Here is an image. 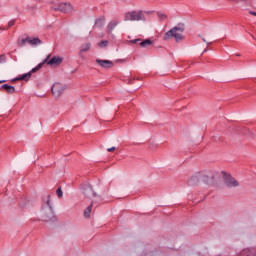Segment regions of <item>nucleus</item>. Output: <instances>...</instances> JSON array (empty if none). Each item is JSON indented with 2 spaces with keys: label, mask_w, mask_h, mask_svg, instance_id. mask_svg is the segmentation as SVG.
<instances>
[{
  "label": "nucleus",
  "mask_w": 256,
  "mask_h": 256,
  "mask_svg": "<svg viewBox=\"0 0 256 256\" xmlns=\"http://www.w3.org/2000/svg\"><path fill=\"white\" fill-rule=\"evenodd\" d=\"M50 57H51V54H49L43 62H41L35 68H33L31 72L18 76L16 79H14V81H29L33 73H37V71H39V69L43 67L44 63H47V65H51V66L61 65V63H63V58L59 56H54L51 59Z\"/></svg>",
  "instance_id": "obj_1"
},
{
  "label": "nucleus",
  "mask_w": 256,
  "mask_h": 256,
  "mask_svg": "<svg viewBox=\"0 0 256 256\" xmlns=\"http://www.w3.org/2000/svg\"><path fill=\"white\" fill-rule=\"evenodd\" d=\"M183 33H185V24L180 23L177 26H174L168 32H166L163 36V39L164 41H169V39H175L176 43H179L185 40V36L183 35Z\"/></svg>",
  "instance_id": "obj_2"
},
{
  "label": "nucleus",
  "mask_w": 256,
  "mask_h": 256,
  "mask_svg": "<svg viewBox=\"0 0 256 256\" xmlns=\"http://www.w3.org/2000/svg\"><path fill=\"white\" fill-rule=\"evenodd\" d=\"M209 179H213V174L209 172H197L188 179L187 184L190 187H196V185H199L201 181L207 183Z\"/></svg>",
  "instance_id": "obj_3"
},
{
  "label": "nucleus",
  "mask_w": 256,
  "mask_h": 256,
  "mask_svg": "<svg viewBox=\"0 0 256 256\" xmlns=\"http://www.w3.org/2000/svg\"><path fill=\"white\" fill-rule=\"evenodd\" d=\"M124 21H147L143 10H132L124 13Z\"/></svg>",
  "instance_id": "obj_4"
},
{
  "label": "nucleus",
  "mask_w": 256,
  "mask_h": 256,
  "mask_svg": "<svg viewBox=\"0 0 256 256\" xmlns=\"http://www.w3.org/2000/svg\"><path fill=\"white\" fill-rule=\"evenodd\" d=\"M55 214L53 213V207H51V202L47 200L46 206L43 207L42 210V219L44 221H51L54 219Z\"/></svg>",
  "instance_id": "obj_5"
},
{
  "label": "nucleus",
  "mask_w": 256,
  "mask_h": 256,
  "mask_svg": "<svg viewBox=\"0 0 256 256\" xmlns=\"http://www.w3.org/2000/svg\"><path fill=\"white\" fill-rule=\"evenodd\" d=\"M54 11H60L61 13H71L74 11L73 5L69 2H62L56 5Z\"/></svg>",
  "instance_id": "obj_6"
},
{
  "label": "nucleus",
  "mask_w": 256,
  "mask_h": 256,
  "mask_svg": "<svg viewBox=\"0 0 256 256\" xmlns=\"http://www.w3.org/2000/svg\"><path fill=\"white\" fill-rule=\"evenodd\" d=\"M51 91L54 97H61V95H63V91H65V86L61 83H55L52 86Z\"/></svg>",
  "instance_id": "obj_7"
},
{
  "label": "nucleus",
  "mask_w": 256,
  "mask_h": 256,
  "mask_svg": "<svg viewBox=\"0 0 256 256\" xmlns=\"http://www.w3.org/2000/svg\"><path fill=\"white\" fill-rule=\"evenodd\" d=\"M83 194L85 197H88V199H93V197H97V193L93 190V187L90 185H87L83 188Z\"/></svg>",
  "instance_id": "obj_8"
},
{
  "label": "nucleus",
  "mask_w": 256,
  "mask_h": 256,
  "mask_svg": "<svg viewBox=\"0 0 256 256\" xmlns=\"http://www.w3.org/2000/svg\"><path fill=\"white\" fill-rule=\"evenodd\" d=\"M96 63L104 69H111V67H113V62L111 60L96 59Z\"/></svg>",
  "instance_id": "obj_9"
},
{
  "label": "nucleus",
  "mask_w": 256,
  "mask_h": 256,
  "mask_svg": "<svg viewBox=\"0 0 256 256\" xmlns=\"http://www.w3.org/2000/svg\"><path fill=\"white\" fill-rule=\"evenodd\" d=\"M225 185H227V187H239L238 181L235 178L231 177V176L226 178Z\"/></svg>",
  "instance_id": "obj_10"
},
{
  "label": "nucleus",
  "mask_w": 256,
  "mask_h": 256,
  "mask_svg": "<svg viewBox=\"0 0 256 256\" xmlns=\"http://www.w3.org/2000/svg\"><path fill=\"white\" fill-rule=\"evenodd\" d=\"M117 25H119V20L110 21L107 25V33H109V35H111V33H113V29H115V27H117Z\"/></svg>",
  "instance_id": "obj_11"
},
{
  "label": "nucleus",
  "mask_w": 256,
  "mask_h": 256,
  "mask_svg": "<svg viewBox=\"0 0 256 256\" xmlns=\"http://www.w3.org/2000/svg\"><path fill=\"white\" fill-rule=\"evenodd\" d=\"M0 89H4L9 95H13L15 93V87L9 86L8 84H4L0 86Z\"/></svg>",
  "instance_id": "obj_12"
},
{
  "label": "nucleus",
  "mask_w": 256,
  "mask_h": 256,
  "mask_svg": "<svg viewBox=\"0 0 256 256\" xmlns=\"http://www.w3.org/2000/svg\"><path fill=\"white\" fill-rule=\"evenodd\" d=\"M139 45H140V47L145 49V47H151V45H153V41H151V39H146L144 41L141 40Z\"/></svg>",
  "instance_id": "obj_13"
},
{
  "label": "nucleus",
  "mask_w": 256,
  "mask_h": 256,
  "mask_svg": "<svg viewBox=\"0 0 256 256\" xmlns=\"http://www.w3.org/2000/svg\"><path fill=\"white\" fill-rule=\"evenodd\" d=\"M91 49V43H85L82 44L81 49H80V56L83 55V53H87Z\"/></svg>",
  "instance_id": "obj_14"
},
{
  "label": "nucleus",
  "mask_w": 256,
  "mask_h": 256,
  "mask_svg": "<svg viewBox=\"0 0 256 256\" xmlns=\"http://www.w3.org/2000/svg\"><path fill=\"white\" fill-rule=\"evenodd\" d=\"M28 43L30 44V45H41V39H39V38H33V39H31L30 37H28Z\"/></svg>",
  "instance_id": "obj_15"
},
{
  "label": "nucleus",
  "mask_w": 256,
  "mask_h": 256,
  "mask_svg": "<svg viewBox=\"0 0 256 256\" xmlns=\"http://www.w3.org/2000/svg\"><path fill=\"white\" fill-rule=\"evenodd\" d=\"M93 210V203L89 205L85 210H84V217L89 218L91 217V211Z\"/></svg>",
  "instance_id": "obj_16"
},
{
  "label": "nucleus",
  "mask_w": 256,
  "mask_h": 256,
  "mask_svg": "<svg viewBox=\"0 0 256 256\" xmlns=\"http://www.w3.org/2000/svg\"><path fill=\"white\" fill-rule=\"evenodd\" d=\"M95 25L96 27H103L105 25V17L97 19Z\"/></svg>",
  "instance_id": "obj_17"
},
{
  "label": "nucleus",
  "mask_w": 256,
  "mask_h": 256,
  "mask_svg": "<svg viewBox=\"0 0 256 256\" xmlns=\"http://www.w3.org/2000/svg\"><path fill=\"white\" fill-rule=\"evenodd\" d=\"M107 45H109V41H107V40H103L98 43V47H100L101 49L107 47Z\"/></svg>",
  "instance_id": "obj_18"
},
{
  "label": "nucleus",
  "mask_w": 256,
  "mask_h": 256,
  "mask_svg": "<svg viewBox=\"0 0 256 256\" xmlns=\"http://www.w3.org/2000/svg\"><path fill=\"white\" fill-rule=\"evenodd\" d=\"M25 43H29V37L22 39L18 42L19 47H24Z\"/></svg>",
  "instance_id": "obj_19"
},
{
  "label": "nucleus",
  "mask_w": 256,
  "mask_h": 256,
  "mask_svg": "<svg viewBox=\"0 0 256 256\" xmlns=\"http://www.w3.org/2000/svg\"><path fill=\"white\" fill-rule=\"evenodd\" d=\"M157 15H158L159 21H166V19H167V15L166 14L158 12Z\"/></svg>",
  "instance_id": "obj_20"
},
{
  "label": "nucleus",
  "mask_w": 256,
  "mask_h": 256,
  "mask_svg": "<svg viewBox=\"0 0 256 256\" xmlns=\"http://www.w3.org/2000/svg\"><path fill=\"white\" fill-rule=\"evenodd\" d=\"M56 195L59 199H61V197H63V190H61V188H58L56 190Z\"/></svg>",
  "instance_id": "obj_21"
},
{
  "label": "nucleus",
  "mask_w": 256,
  "mask_h": 256,
  "mask_svg": "<svg viewBox=\"0 0 256 256\" xmlns=\"http://www.w3.org/2000/svg\"><path fill=\"white\" fill-rule=\"evenodd\" d=\"M7 61V56L5 54L0 55V64L5 63Z\"/></svg>",
  "instance_id": "obj_22"
},
{
  "label": "nucleus",
  "mask_w": 256,
  "mask_h": 256,
  "mask_svg": "<svg viewBox=\"0 0 256 256\" xmlns=\"http://www.w3.org/2000/svg\"><path fill=\"white\" fill-rule=\"evenodd\" d=\"M130 43H131L132 45H135V44H137V43H141V38L134 39V40H130Z\"/></svg>",
  "instance_id": "obj_23"
},
{
  "label": "nucleus",
  "mask_w": 256,
  "mask_h": 256,
  "mask_svg": "<svg viewBox=\"0 0 256 256\" xmlns=\"http://www.w3.org/2000/svg\"><path fill=\"white\" fill-rule=\"evenodd\" d=\"M13 25H15V20H10V21L8 22V28H9V27H13Z\"/></svg>",
  "instance_id": "obj_24"
},
{
  "label": "nucleus",
  "mask_w": 256,
  "mask_h": 256,
  "mask_svg": "<svg viewBox=\"0 0 256 256\" xmlns=\"http://www.w3.org/2000/svg\"><path fill=\"white\" fill-rule=\"evenodd\" d=\"M117 150V148H115V147H111V148H108L107 149V151L109 152V153H112V151H116Z\"/></svg>",
  "instance_id": "obj_25"
},
{
  "label": "nucleus",
  "mask_w": 256,
  "mask_h": 256,
  "mask_svg": "<svg viewBox=\"0 0 256 256\" xmlns=\"http://www.w3.org/2000/svg\"><path fill=\"white\" fill-rule=\"evenodd\" d=\"M143 14L145 15H153V11H144Z\"/></svg>",
  "instance_id": "obj_26"
},
{
  "label": "nucleus",
  "mask_w": 256,
  "mask_h": 256,
  "mask_svg": "<svg viewBox=\"0 0 256 256\" xmlns=\"http://www.w3.org/2000/svg\"><path fill=\"white\" fill-rule=\"evenodd\" d=\"M198 37H201L202 41H203L204 43H207V40H206L201 34H199Z\"/></svg>",
  "instance_id": "obj_27"
},
{
  "label": "nucleus",
  "mask_w": 256,
  "mask_h": 256,
  "mask_svg": "<svg viewBox=\"0 0 256 256\" xmlns=\"http://www.w3.org/2000/svg\"><path fill=\"white\" fill-rule=\"evenodd\" d=\"M249 14L253 15L254 17H256V12H254V11H250Z\"/></svg>",
  "instance_id": "obj_28"
},
{
  "label": "nucleus",
  "mask_w": 256,
  "mask_h": 256,
  "mask_svg": "<svg viewBox=\"0 0 256 256\" xmlns=\"http://www.w3.org/2000/svg\"><path fill=\"white\" fill-rule=\"evenodd\" d=\"M0 31H7V28L0 27Z\"/></svg>",
  "instance_id": "obj_29"
},
{
  "label": "nucleus",
  "mask_w": 256,
  "mask_h": 256,
  "mask_svg": "<svg viewBox=\"0 0 256 256\" xmlns=\"http://www.w3.org/2000/svg\"><path fill=\"white\" fill-rule=\"evenodd\" d=\"M1 83H5V80H0V85H1Z\"/></svg>",
  "instance_id": "obj_30"
},
{
  "label": "nucleus",
  "mask_w": 256,
  "mask_h": 256,
  "mask_svg": "<svg viewBox=\"0 0 256 256\" xmlns=\"http://www.w3.org/2000/svg\"><path fill=\"white\" fill-rule=\"evenodd\" d=\"M251 135H252V137H255V134L253 132L251 133Z\"/></svg>",
  "instance_id": "obj_31"
}]
</instances>
